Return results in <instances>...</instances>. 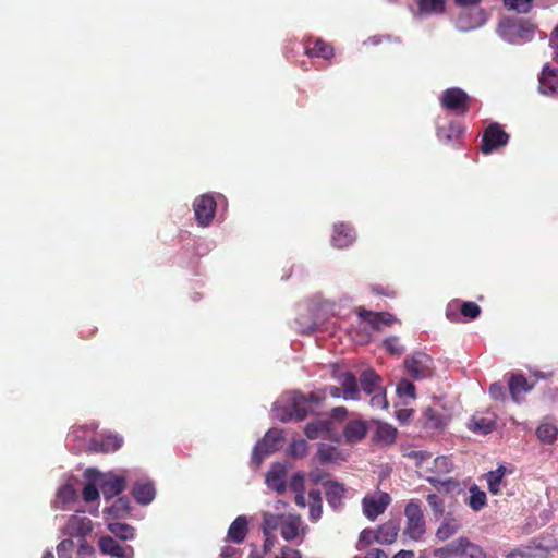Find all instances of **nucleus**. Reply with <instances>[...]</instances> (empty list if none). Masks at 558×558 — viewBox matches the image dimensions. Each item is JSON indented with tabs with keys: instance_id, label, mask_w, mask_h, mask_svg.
Listing matches in <instances>:
<instances>
[{
	"instance_id": "nucleus-3",
	"label": "nucleus",
	"mask_w": 558,
	"mask_h": 558,
	"mask_svg": "<svg viewBox=\"0 0 558 558\" xmlns=\"http://www.w3.org/2000/svg\"><path fill=\"white\" fill-rule=\"evenodd\" d=\"M472 98L459 87H450L442 92L440 105L444 109L464 116L469 112Z\"/></svg>"
},
{
	"instance_id": "nucleus-52",
	"label": "nucleus",
	"mask_w": 558,
	"mask_h": 558,
	"mask_svg": "<svg viewBox=\"0 0 558 558\" xmlns=\"http://www.w3.org/2000/svg\"><path fill=\"white\" fill-rule=\"evenodd\" d=\"M100 489L93 483H88L84 486L82 496L84 501L92 502L99 499Z\"/></svg>"
},
{
	"instance_id": "nucleus-19",
	"label": "nucleus",
	"mask_w": 558,
	"mask_h": 558,
	"mask_svg": "<svg viewBox=\"0 0 558 558\" xmlns=\"http://www.w3.org/2000/svg\"><path fill=\"white\" fill-rule=\"evenodd\" d=\"M367 430L368 427L366 425V422L362 420H355L349 422L345 425L343 429V436L347 442L355 444L365 438Z\"/></svg>"
},
{
	"instance_id": "nucleus-43",
	"label": "nucleus",
	"mask_w": 558,
	"mask_h": 558,
	"mask_svg": "<svg viewBox=\"0 0 558 558\" xmlns=\"http://www.w3.org/2000/svg\"><path fill=\"white\" fill-rule=\"evenodd\" d=\"M299 523L296 521H286L280 527L281 536L286 541H292L299 535Z\"/></svg>"
},
{
	"instance_id": "nucleus-18",
	"label": "nucleus",
	"mask_w": 558,
	"mask_h": 558,
	"mask_svg": "<svg viewBox=\"0 0 558 558\" xmlns=\"http://www.w3.org/2000/svg\"><path fill=\"white\" fill-rule=\"evenodd\" d=\"M286 473L287 470L283 465H272L266 475V483L268 487L276 490L280 495L283 494L287 489V484L284 480Z\"/></svg>"
},
{
	"instance_id": "nucleus-25",
	"label": "nucleus",
	"mask_w": 558,
	"mask_h": 558,
	"mask_svg": "<svg viewBox=\"0 0 558 558\" xmlns=\"http://www.w3.org/2000/svg\"><path fill=\"white\" fill-rule=\"evenodd\" d=\"M399 530V524L396 521H387L386 523L381 524L377 530H375L377 542L380 544L393 543L398 536Z\"/></svg>"
},
{
	"instance_id": "nucleus-39",
	"label": "nucleus",
	"mask_w": 558,
	"mask_h": 558,
	"mask_svg": "<svg viewBox=\"0 0 558 558\" xmlns=\"http://www.w3.org/2000/svg\"><path fill=\"white\" fill-rule=\"evenodd\" d=\"M463 133L460 125L451 124L449 128H442L438 131V137L446 142H451L459 138Z\"/></svg>"
},
{
	"instance_id": "nucleus-35",
	"label": "nucleus",
	"mask_w": 558,
	"mask_h": 558,
	"mask_svg": "<svg viewBox=\"0 0 558 558\" xmlns=\"http://www.w3.org/2000/svg\"><path fill=\"white\" fill-rule=\"evenodd\" d=\"M487 502V497L485 492L481 490L476 485H473L470 488V497L468 500V505L473 511L482 510Z\"/></svg>"
},
{
	"instance_id": "nucleus-44",
	"label": "nucleus",
	"mask_w": 558,
	"mask_h": 558,
	"mask_svg": "<svg viewBox=\"0 0 558 558\" xmlns=\"http://www.w3.org/2000/svg\"><path fill=\"white\" fill-rule=\"evenodd\" d=\"M377 542V536L375 530L364 529L359 536V541L356 544V549L362 550L369 546L373 542Z\"/></svg>"
},
{
	"instance_id": "nucleus-28",
	"label": "nucleus",
	"mask_w": 558,
	"mask_h": 558,
	"mask_svg": "<svg viewBox=\"0 0 558 558\" xmlns=\"http://www.w3.org/2000/svg\"><path fill=\"white\" fill-rule=\"evenodd\" d=\"M310 520L317 522L323 514V499L320 490L311 489L308 492Z\"/></svg>"
},
{
	"instance_id": "nucleus-36",
	"label": "nucleus",
	"mask_w": 558,
	"mask_h": 558,
	"mask_svg": "<svg viewBox=\"0 0 558 558\" xmlns=\"http://www.w3.org/2000/svg\"><path fill=\"white\" fill-rule=\"evenodd\" d=\"M537 438L544 444H553L558 436V427L550 423H543L536 429Z\"/></svg>"
},
{
	"instance_id": "nucleus-9",
	"label": "nucleus",
	"mask_w": 558,
	"mask_h": 558,
	"mask_svg": "<svg viewBox=\"0 0 558 558\" xmlns=\"http://www.w3.org/2000/svg\"><path fill=\"white\" fill-rule=\"evenodd\" d=\"M391 501L387 493L380 492L377 497L366 496L362 500L363 512L369 520H375L384 513Z\"/></svg>"
},
{
	"instance_id": "nucleus-57",
	"label": "nucleus",
	"mask_w": 558,
	"mask_h": 558,
	"mask_svg": "<svg viewBox=\"0 0 558 558\" xmlns=\"http://www.w3.org/2000/svg\"><path fill=\"white\" fill-rule=\"evenodd\" d=\"M220 556L223 558H240V549L231 545H225L221 548Z\"/></svg>"
},
{
	"instance_id": "nucleus-10",
	"label": "nucleus",
	"mask_w": 558,
	"mask_h": 558,
	"mask_svg": "<svg viewBox=\"0 0 558 558\" xmlns=\"http://www.w3.org/2000/svg\"><path fill=\"white\" fill-rule=\"evenodd\" d=\"M534 384H530L523 374H511L508 379V389L511 399L515 403H521L525 400L526 393L533 389Z\"/></svg>"
},
{
	"instance_id": "nucleus-63",
	"label": "nucleus",
	"mask_w": 558,
	"mask_h": 558,
	"mask_svg": "<svg viewBox=\"0 0 558 558\" xmlns=\"http://www.w3.org/2000/svg\"><path fill=\"white\" fill-rule=\"evenodd\" d=\"M414 414L413 409H400L397 411L396 415L399 422L407 423L411 416Z\"/></svg>"
},
{
	"instance_id": "nucleus-29",
	"label": "nucleus",
	"mask_w": 558,
	"mask_h": 558,
	"mask_svg": "<svg viewBox=\"0 0 558 558\" xmlns=\"http://www.w3.org/2000/svg\"><path fill=\"white\" fill-rule=\"evenodd\" d=\"M397 428L388 423H379L374 439L384 445H391L397 439Z\"/></svg>"
},
{
	"instance_id": "nucleus-51",
	"label": "nucleus",
	"mask_w": 558,
	"mask_h": 558,
	"mask_svg": "<svg viewBox=\"0 0 558 558\" xmlns=\"http://www.w3.org/2000/svg\"><path fill=\"white\" fill-rule=\"evenodd\" d=\"M384 345L386 350L393 355H401L404 352V348L397 337L387 338L384 341Z\"/></svg>"
},
{
	"instance_id": "nucleus-27",
	"label": "nucleus",
	"mask_w": 558,
	"mask_h": 558,
	"mask_svg": "<svg viewBox=\"0 0 558 558\" xmlns=\"http://www.w3.org/2000/svg\"><path fill=\"white\" fill-rule=\"evenodd\" d=\"M360 383L363 391L372 395L380 389L381 378L374 369H366L361 374Z\"/></svg>"
},
{
	"instance_id": "nucleus-56",
	"label": "nucleus",
	"mask_w": 558,
	"mask_h": 558,
	"mask_svg": "<svg viewBox=\"0 0 558 558\" xmlns=\"http://www.w3.org/2000/svg\"><path fill=\"white\" fill-rule=\"evenodd\" d=\"M290 488L295 493H304V475L302 473L293 474L290 481Z\"/></svg>"
},
{
	"instance_id": "nucleus-14",
	"label": "nucleus",
	"mask_w": 558,
	"mask_h": 558,
	"mask_svg": "<svg viewBox=\"0 0 558 558\" xmlns=\"http://www.w3.org/2000/svg\"><path fill=\"white\" fill-rule=\"evenodd\" d=\"M323 487L328 505L333 510L340 509L347 493L343 484L333 480H328L323 482Z\"/></svg>"
},
{
	"instance_id": "nucleus-11",
	"label": "nucleus",
	"mask_w": 558,
	"mask_h": 558,
	"mask_svg": "<svg viewBox=\"0 0 558 558\" xmlns=\"http://www.w3.org/2000/svg\"><path fill=\"white\" fill-rule=\"evenodd\" d=\"M98 547L102 554L114 558H133L134 556V550L131 546H122L111 536L100 537Z\"/></svg>"
},
{
	"instance_id": "nucleus-15",
	"label": "nucleus",
	"mask_w": 558,
	"mask_h": 558,
	"mask_svg": "<svg viewBox=\"0 0 558 558\" xmlns=\"http://www.w3.org/2000/svg\"><path fill=\"white\" fill-rule=\"evenodd\" d=\"M538 88L544 95L558 97V70L545 65L539 76Z\"/></svg>"
},
{
	"instance_id": "nucleus-2",
	"label": "nucleus",
	"mask_w": 558,
	"mask_h": 558,
	"mask_svg": "<svg viewBox=\"0 0 558 558\" xmlns=\"http://www.w3.org/2000/svg\"><path fill=\"white\" fill-rule=\"evenodd\" d=\"M404 515L407 519L403 531L404 535L411 539L418 541L426 532L421 501L417 499L410 500L404 508Z\"/></svg>"
},
{
	"instance_id": "nucleus-37",
	"label": "nucleus",
	"mask_w": 558,
	"mask_h": 558,
	"mask_svg": "<svg viewBox=\"0 0 558 558\" xmlns=\"http://www.w3.org/2000/svg\"><path fill=\"white\" fill-rule=\"evenodd\" d=\"M506 468L500 465L495 471H490L487 473V484H488V490L496 495L499 493V486L501 483L502 477L505 476Z\"/></svg>"
},
{
	"instance_id": "nucleus-16",
	"label": "nucleus",
	"mask_w": 558,
	"mask_h": 558,
	"mask_svg": "<svg viewBox=\"0 0 558 558\" xmlns=\"http://www.w3.org/2000/svg\"><path fill=\"white\" fill-rule=\"evenodd\" d=\"M305 53L311 58L330 59L333 56V48L322 38L307 39L304 43Z\"/></svg>"
},
{
	"instance_id": "nucleus-6",
	"label": "nucleus",
	"mask_w": 558,
	"mask_h": 558,
	"mask_svg": "<svg viewBox=\"0 0 558 558\" xmlns=\"http://www.w3.org/2000/svg\"><path fill=\"white\" fill-rule=\"evenodd\" d=\"M509 134L497 122L490 123L484 131L481 143V151L485 155L507 145Z\"/></svg>"
},
{
	"instance_id": "nucleus-41",
	"label": "nucleus",
	"mask_w": 558,
	"mask_h": 558,
	"mask_svg": "<svg viewBox=\"0 0 558 558\" xmlns=\"http://www.w3.org/2000/svg\"><path fill=\"white\" fill-rule=\"evenodd\" d=\"M533 0H504V4L508 10L517 13H527L532 8Z\"/></svg>"
},
{
	"instance_id": "nucleus-24",
	"label": "nucleus",
	"mask_w": 558,
	"mask_h": 558,
	"mask_svg": "<svg viewBox=\"0 0 558 558\" xmlns=\"http://www.w3.org/2000/svg\"><path fill=\"white\" fill-rule=\"evenodd\" d=\"M71 535L84 537L93 530L92 521L86 517L72 515L68 522Z\"/></svg>"
},
{
	"instance_id": "nucleus-64",
	"label": "nucleus",
	"mask_w": 558,
	"mask_h": 558,
	"mask_svg": "<svg viewBox=\"0 0 558 558\" xmlns=\"http://www.w3.org/2000/svg\"><path fill=\"white\" fill-rule=\"evenodd\" d=\"M362 558H388V555L383 549L372 548Z\"/></svg>"
},
{
	"instance_id": "nucleus-45",
	"label": "nucleus",
	"mask_w": 558,
	"mask_h": 558,
	"mask_svg": "<svg viewBox=\"0 0 558 558\" xmlns=\"http://www.w3.org/2000/svg\"><path fill=\"white\" fill-rule=\"evenodd\" d=\"M289 454L301 459L307 454V442L304 439L293 440L289 447Z\"/></svg>"
},
{
	"instance_id": "nucleus-50",
	"label": "nucleus",
	"mask_w": 558,
	"mask_h": 558,
	"mask_svg": "<svg viewBox=\"0 0 558 558\" xmlns=\"http://www.w3.org/2000/svg\"><path fill=\"white\" fill-rule=\"evenodd\" d=\"M279 518L271 513H264L263 515V534H271V531L278 526Z\"/></svg>"
},
{
	"instance_id": "nucleus-22",
	"label": "nucleus",
	"mask_w": 558,
	"mask_h": 558,
	"mask_svg": "<svg viewBox=\"0 0 558 558\" xmlns=\"http://www.w3.org/2000/svg\"><path fill=\"white\" fill-rule=\"evenodd\" d=\"M155 495H156L155 486L149 482H145V483L137 482L134 484V486L132 488V496L141 505L150 504L154 500Z\"/></svg>"
},
{
	"instance_id": "nucleus-33",
	"label": "nucleus",
	"mask_w": 558,
	"mask_h": 558,
	"mask_svg": "<svg viewBox=\"0 0 558 558\" xmlns=\"http://www.w3.org/2000/svg\"><path fill=\"white\" fill-rule=\"evenodd\" d=\"M469 428L474 433L487 435L494 430L495 422L487 417L474 415L469 423Z\"/></svg>"
},
{
	"instance_id": "nucleus-23",
	"label": "nucleus",
	"mask_w": 558,
	"mask_h": 558,
	"mask_svg": "<svg viewBox=\"0 0 558 558\" xmlns=\"http://www.w3.org/2000/svg\"><path fill=\"white\" fill-rule=\"evenodd\" d=\"M131 512V502L129 497H119L110 507L104 509V514L112 519L126 518Z\"/></svg>"
},
{
	"instance_id": "nucleus-48",
	"label": "nucleus",
	"mask_w": 558,
	"mask_h": 558,
	"mask_svg": "<svg viewBox=\"0 0 558 558\" xmlns=\"http://www.w3.org/2000/svg\"><path fill=\"white\" fill-rule=\"evenodd\" d=\"M420 7L425 12H441L445 8V0H420Z\"/></svg>"
},
{
	"instance_id": "nucleus-1",
	"label": "nucleus",
	"mask_w": 558,
	"mask_h": 558,
	"mask_svg": "<svg viewBox=\"0 0 558 558\" xmlns=\"http://www.w3.org/2000/svg\"><path fill=\"white\" fill-rule=\"evenodd\" d=\"M324 399L325 395L320 396L317 392H310L308 395L294 392L291 397L290 404L286 408L284 415L281 421H303L307 416L308 412L312 411V404H318Z\"/></svg>"
},
{
	"instance_id": "nucleus-13",
	"label": "nucleus",
	"mask_w": 558,
	"mask_h": 558,
	"mask_svg": "<svg viewBox=\"0 0 558 558\" xmlns=\"http://www.w3.org/2000/svg\"><path fill=\"white\" fill-rule=\"evenodd\" d=\"M356 238L354 228L345 222L336 223L331 235V243L337 248L349 247Z\"/></svg>"
},
{
	"instance_id": "nucleus-53",
	"label": "nucleus",
	"mask_w": 558,
	"mask_h": 558,
	"mask_svg": "<svg viewBox=\"0 0 558 558\" xmlns=\"http://www.w3.org/2000/svg\"><path fill=\"white\" fill-rule=\"evenodd\" d=\"M335 448L329 445H320L317 457L322 463H327L333 459Z\"/></svg>"
},
{
	"instance_id": "nucleus-47",
	"label": "nucleus",
	"mask_w": 558,
	"mask_h": 558,
	"mask_svg": "<svg viewBox=\"0 0 558 558\" xmlns=\"http://www.w3.org/2000/svg\"><path fill=\"white\" fill-rule=\"evenodd\" d=\"M74 542L71 538H65L57 546V553L59 558H72L74 551Z\"/></svg>"
},
{
	"instance_id": "nucleus-49",
	"label": "nucleus",
	"mask_w": 558,
	"mask_h": 558,
	"mask_svg": "<svg viewBox=\"0 0 558 558\" xmlns=\"http://www.w3.org/2000/svg\"><path fill=\"white\" fill-rule=\"evenodd\" d=\"M427 482L430 483L437 490H441L446 488V492H449L450 486H457L458 483L453 478L440 480L436 476H428Z\"/></svg>"
},
{
	"instance_id": "nucleus-40",
	"label": "nucleus",
	"mask_w": 558,
	"mask_h": 558,
	"mask_svg": "<svg viewBox=\"0 0 558 558\" xmlns=\"http://www.w3.org/2000/svg\"><path fill=\"white\" fill-rule=\"evenodd\" d=\"M460 312L465 318L473 320L480 316L482 310L477 303L465 301L460 305Z\"/></svg>"
},
{
	"instance_id": "nucleus-21",
	"label": "nucleus",
	"mask_w": 558,
	"mask_h": 558,
	"mask_svg": "<svg viewBox=\"0 0 558 558\" xmlns=\"http://www.w3.org/2000/svg\"><path fill=\"white\" fill-rule=\"evenodd\" d=\"M248 533V522L246 517L239 515L230 524L227 533V539L236 544H241L246 538Z\"/></svg>"
},
{
	"instance_id": "nucleus-61",
	"label": "nucleus",
	"mask_w": 558,
	"mask_h": 558,
	"mask_svg": "<svg viewBox=\"0 0 558 558\" xmlns=\"http://www.w3.org/2000/svg\"><path fill=\"white\" fill-rule=\"evenodd\" d=\"M508 558H536L531 548H519L508 555Z\"/></svg>"
},
{
	"instance_id": "nucleus-31",
	"label": "nucleus",
	"mask_w": 558,
	"mask_h": 558,
	"mask_svg": "<svg viewBox=\"0 0 558 558\" xmlns=\"http://www.w3.org/2000/svg\"><path fill=\"white\" fill-rule=\"evenodd\" d=\"M76 497L77 494L75 488L70 484H65L61 486L57 493L54 507L58 509H64L69 504L75 501Z\"/></svg>"
},
{
	"instance_id": "nucleus-54",
	"label": "nucleus",
	"mask_w": 558,
	"mask_h": 558,
	"mask_svg": "<svg viewBox=\"0 0 558 558\" xmlns=\"http://www.w3.org/2000/svg\"><path fill=\"white\" fill-rule=\"evenodd\" d=\"M489 395L495 400L505 401L507 393L501 383H493L489 387Z\"/></svg>"
},
{
	"instance_id": "nucleus-20",
	"label": "nucleus",
	"mask_w": 558,
	"mask_h": 558,
	"mask_svg": "<svg viewBox=\"0 0 558 558\" xmlns=\"http://www.w3.org/2000/svg\"><path fill=\"white\" fill-rule=\"evenodd\" d=\"M339 383L342 390V397L345 400H359L360 390L356 377L351 372H345L339 376Z\"/></svg>"
},
{
	"instance_id": "nucleus-12",
	"label": "nucleus",
	"mask_w": 558,
	"mask_h": 558,
	"mask_svg": "<svg viewBox=\"0 0 558 558\" xmlns=\"http://www.w3.org/2000/svg\"><path fill=\"white\" fill-rule=\"evenodd\" d=\"M356 314L361 320L368 323L375 330H380L381 325L390 326L396 322V317L388 312H373L359 307Z\"/></svg>"
},
{
	"instance_id": "nucleus-60",
	"label": "nucleus",
	"mask_w": 558,
	"mask_h": 558,
	"mask_svg": "<svg viewBox=\"0 0 558 558\" xmlns=\"http://www.w3.org/2000/svg\"><path fill=\"white\" fill-rule=\"evenodd\" d=\"M371 404L376 408L386 409L388 407L386 393L380 392L378 395L373 396L371 399Z\"/></svg>"
},
{
	"instance_id": "nucleus-26",
	"label": "nucleus",
	"mask_w": 558,
	"mask_h": 558,
	"mask_svg": "<svg viewBox=\"0 0 558 558\" xmlns=\"http://www.w3.org/2000/svg\"><path fill=\"white\" fill-rule=\"evenodd\" d=\"M461 527V523L458 519L450 515L446 517L440 526L436 531V537L439 541H447L452 537Z\"/></svg>"
},
{
	"instance_id": "nucleus-34",
	"label": "nucleus",
	"mask_w": 558,
	"mask_h": 558,
	"mask_svg": "<svg viewBox=\"0 0 558 558\" xmlns=\"http://www.w3.org/2000/svg\"><path fill=\"white\" fill-rule=\"evenodd\" d=\"M108 530L116 537L123 539V541L133 539L135 536V529L126 523H121V522L109 523Z\"/></svg>"
},
{
	"instance_id": "nucleus-5",
	"label": "nucleus",
	"mask_w": 558,
	"mask_h": 558,
	"mask_svg": "<svg viewBox=\"0 0 558 558\" xmlns=\"http://www.w3.org/2000/svg\"><path fill=\"white\" fill-rule=\"evenodd\" d=\"M282 432L278 429H269L265 436L257 441L253 449L252 461L258 466L264 459L277 452L282 444Z\"/></svg>"
},
{
	"instance_id": "nucleus-55",
	"label": "nucleus",
	"mask_w": 558,
	"mask_h": 558,
	"mask_svg": "<svg viewBox=\"0 0 558 558\" xmlns=\"http://www.w3.org/2000/svg\"><path fill=\"white\" fill-rule=\"evenodd\" d=\"M122 442V439L118 436H108L102 441V447L105 451H116L121 448Z\"/></svg>"
},
{
	"instance_id": "nucleus-32",
	"label": "nucleus",
	"mask_w": 558,
	"mask_h": 558,
	"mask_svg": "<svg viewBox=\"0 0 558 558\" xmlns=\"http://www.w3.org/2000/svg\"><path fill=\"white\" fill-rule=\"evenodd\" d=\"M331 429V423L329 421H314L308 423L305 428L304 433L310 439H317L323 435H326Z\"/></svg>"
},
{
	"instance_id": "nucleus-62",
	"label": "nucleus",
	"mask_w": 558,
	"mask_h": 558,
	"mask_svg": "<svg viewBox=\"0 0 558 558\" xmlns=\"http://www.w3.org/2000/svg\"><path fill=\"white\" fill-rule=\"evenodd\" d=\"M435 466L445 472H450L452 469V463L446 457H438L435 459Z\"/></svg>"
},
{
	"instance_id": "nucleus-8",
	"label": "nucleus",
	"mask_w": 558,
	"mask_h": 558,
	"mask_svg": "<svg viewBox=\"0 0 558 558\" xmlns=\"http://www.w3.org/2000/svg\"><path fill=\"white\" fill-rule=\"evenodd\" d=\"M193 208L198 225L206 227L215 217L216 201L210 195H201L194 201Z\"/></svg>"
},
{
	"instance_id": "nucleus-38",
	"label": "nucleus",
	"mask_w": 558,
	"mask_h": 558,
	"mask_svg": "<svg viewBox=\"0 0 558 558\" xmlns=\"http://www.w3.org/2000/svg\"><path fill=\"white\" fill-rule=\"evenodd\" d=\"M434 558H459V539L437 548L433 551Z\"/></svg>"
},
{
	"instance_id": "nucleus-58",
	"label": "nucleus",
	"mask_w": 558,
	"mask_h": 558,
	"mask_svg": "<svg viewBox=\"0 0 558 558\" xmlns=\"http://www.w3.org/2000/svg\"><path fill=\"white\" fill-rule=\"evenodd\" d=\"M274 558H302L300 550L294 549L289 546H284L281 548L280 555Z\"/></svg>"
},
{
	"instance_id": "nucleus-7",
	"label": "nucleus",
	"mask_w": 558,
	"mask_h": 558,
	"mask_svg": "<svg viewBox=\"0 0 558 558\" xmlns=\"http://www.w3.org/2000/svg\"><path fill=\"white\" fill-rule=\"evenodd\" d=\"M126 488V476L124 473L109 472L102 475L99 482V489L106 500L119 496Z\"/></svg>"
},
{
	"instance_id": "nucleus-30",
	"label": "nucleus",
	"mask_w": 558,
	"mask_h": 558,
	"mask_svg": "<svg viewBox=\"0 0 558 558\" xmlns=\"http://www.w3.org/2000/svg\"><path fill=\"white\" fill-rule=\"evenodd\" d=\"M459 558H486L482 548L472 544L468 538H459Z\"/></svg>"
},
{
	"instance_id": "nucleus-46",
	"label": "nucleus",
	"mask_w": 558,
	"mask_h": 558,
	"mask_svg": "<svg viewBox=\"0 0 558 558\" xmlns=\"http://www.w3.org/2000/svg\"><path fill=\"white\" fill-rule=\"evenodd\" d=\"M397 392L400 397L415 398V386L410 380L402 378L397 386Z\"/></svg>"
},
{
	"instance_id": "nucleus-17",
	"label": "nucleus",
	"mask_w": 558,
	"mask_h": 558,
	"mask_svg": "<svg viewBox=\"0 0 558 558\" xmlns=\"http://www.w3.org/2000/svg\"><path fill=\"white\" fill-rule=\"evenodd\" d=\"M423 425L427 429H442L448 423V416L442 411L427 407L422 414Z\"/></svg>"
},
{
	"instance_id": "nucleus-59",
	"label": "nucleus",
	"mask_w": 558,
	"mask_h": 558,
	"mask_svg": "<svg viewBox=\"0 0 558 558\" xmlns=\"http://www.w3.org/2000/svg\"><path fill=\"white\" fill-rule=\"evenodd\" d=\"M371 289L377 295H384V296H388V298L395 296V291L391 290L388 286L385 287L383 284H373L371 287Z\"/></svg>"
},
{
	"instance_id": "nucleus-4",
	"label": "nucleus",
	"mask_w": 558,
	"mask_h": 558,
	"mask_svg": "<svg viewBox=\"0 0 558 558\" xmlns=\"http://www.w3.org/2000/svg\"><path fill=\"white\" fill-rule=\"evenodd\" d=\"M404 368L413 379H426L434 375V361L424 352H414L404 359Z\"/></svg>"
},
{
	"instance_id": "nucleus-42",
	"label": "nucleus",
	"mask_w": 558,
	"mask_h": 558,
	"mask_svg": "<svg viewBox=\"0 0 558 558\" xmlns=\"http://www.w3.org/2000/svg\"><path fill=\"white\" fill-rule=\"evenodd\" d=\"M426 500L434 513L436 519L444 515L445 512V504L444 500L436 494H429L426 497Z\"/></svg>"
}]
</instances>
